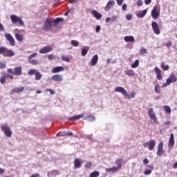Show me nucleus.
<instances>
[{"label": "nucleus", "mask_w": 177, "mask_h": 177, "mask_svg": "<svg viewBox=\"0 0 177 177\" xmlns=\"http://www.w3.org/2000/svg\"><path fill=\"white\" fill-rule=\"evenodd\" d=\"M115 92H118L119 93H122L124 96H126V97L129 100V99H133L135 97V92H131V95H128V92H127V90L124 88V87H116L115 88Z\"/></svg>", "instance_id": "nucleus-1"}, {"label": "nucleus", "mask_w": 177, "mask_h": 177, "mask_svg": "<svg viewBox=\"0 0 177 177\" xmlns=\"http://www.w3.org/2000/svg\"><path fill=\"white\" fill-rule=\"evenodd\" d=\"M0 55H2L4 57H12V56H15V52L6 47L1 46L0 47Z\"/></svg>", "instance_id": "nucleus-2"}, {"label": "nucleus", "mask_w": 177, "mask_h": 177, "mask_svg": "<svg viewBox=\"0 0 177 177\" xmlns=\"http://www.w3.org/2000/svg\"><path fill=\"white\" fill-rule=\"evenodd\" d=\"M10 19L12 24H17V23H18L21 27H25L26 26L24 21L21 19V17H17V15H10Z\"/></svg>", "instance_id": "nucleus-3"}, {"label": "nucleus", "mask_w": 177, "mask_h": 177, "mask_svg": "<svg viewBox=\"0 0 177 177\" xmlns=\"http://www.w3.org/2000/svg\"><path fill=\"white\" fill-rule=\"evenodd\" d=\"M1 129L3 132L6 138H12V135H13V131H12L9 126H7L6 124H3L1 127Z\"/></svg>", "instance_id": "nucleus-4"}, {"label": "nucleus", "mask_w": 177, "mask_h": 177, "mask_svg": "<svg viewBox=\"0 0 177 177\" xmlns=\"http://www.w3.org/2000/svg\"><path fill=\"white\" fill-rule=\"evenodd\" d=\"M7 73L12 74V75H21L23 74V71L21 70V66H17L15 68L14 71L12 70V68H8L7 70Z\"/></svg>", "instance_id": "nucleus-5"}, {"label": "nucleus", "mask_w": 177, "mask_h": 177, "mask_svg": "<svg viewBox=\"0 0 177 177\" xmlns=\"http://www.w3.org/2000/svg\"><path fill=\"white\" fill-rule=\"evenodd\" d=\"M28 74V75H35L36 81H39L42 78V75L37 69H30Z\"/></svg>", "instance_id": "nucleus-6"}, {"label": "nucleus", "mask_w": 177, "mask_h": 177, "mask_svg": "<svg viewBox=\"0 0 177 177\" xmlns=\"http://www.w3.org/2000/svg\"><path fill=\"white\" fill-rule=\"evenodd\" d=\"M151 15L153 20H157V19L160 17V8H158L157 6H154L151 12Z\"/></svg>", "instance_id": "nucleus-7"}, {"label": "nucleus", "mask_w": 177, "mask_h": 177, "mask_svg": "<svg viewBox=\"0 0 177 177\" xmlns=\"http://www.w3.org/2000/svg\"><path fill=\"white\" fill-rule=\"evenodd\" d=\"M37 55H38V53H34L33 54L30 55L28 58V62L30 64H32V66H37V64H38V61L34 59V57H37Z\"/></svg>", "instance_id": "nucleus-8"}, {"label": "nucleus", "mask_w": 177, "mask_h": 177, "mask_svg": "<svg viewBox=\"0 0 177 177\" xmlns=\"http://www.w3.org/2000/svg\"><path fill=\"white\" fill-rule=\"evenodd\" d=\"M5 38L8 41L9 44L11 46H15L16 45V42L15 41V38L12 37V35L10 33H5Z\"/></svg>", "instance_id": "nucleus-9"}, {"label": "nucleus", "mask_w": 177, "mask_h": 177, "mask_svg": "<svg viewBox=\"0 0 177 177\" xmlns=\"http://www.w3.org/2000/svg\"><path fill=\"white\" fill-rule=\"evenodd\" d=\"M50 28H52V23L50 19H47L44 22L41 30H44L45 31H49Z\"/></svg>", "instance_id": "nucleus-10"}, {"label": "nucleus", "mask_w": 177, "mask_h": 177, "mask_svg": "<svg viewBox=\"0 0 177 177\" xmlns=\"http://www.w3.org/2000/svg\"><path fill=\"white\" fill-rule=\"evenodd\" d=\"M151 27L154 34H156V35H160L161 31L160 30V28H158V24H157L156 21H153L151 23Z\"/></svg>", "instance_id": "nucleus-11"}, {"label": "nucleus", "mask_w": 177, "mask_h": 177, "mask_svg": "<svg viewBox=\"0 0 177 177\" xmlns=\"http://www.w3.org/2000/svg\"><path fill=\"white\" fill-rule=\"evenodd\" d=\"M164 153V142L161 141L158 146L157 156H162Z\"/></svg>", "instance_id": "nucleus-12"}, {"label": "nucleus", "mask_w": 177, "mask_h": 177, "mask_svg": "<svg viewBox=\"0 0 177 177\" xmlns=\"http://www.w3.org/2000/svg\"><path fill=\"white\" fill-rule=\"evenodd\" d=\"M52 46H46L45 47H43L39 50V53H41V55H44L45 53H49V52H52Z\"/></svg>", "instance_id": "nucleus-13"}, {"label": "nucleus", "mask_w": 177, "mask_h": 177, "mask_svg": "<svg viewBox=\"0 0 177 177\" xmlns=\"http://www.w3.org/2000/svg\"><path fill=\"white\" fill-rule=\"evenodd\" d=\"M148 115L150 117L151 120H153L154 122H157V117L156 116V113L154 111H153V108H150L148 111Z\"/></svg>", "instance_id": "nucleus-14"}, {"label": "nucleus", "mask_w": 177, "mask_h": 177, "mask_svg": "<svg viewBox=\"0 0 177 177\" xmlns=\"http://www.w3.org/2000/svg\"><path fill=\"white\" fill-rule=\"evenodd\" d=\"M167 84H172L176 82L177 81V77L176 75L174 73H171L170 76L167 79Z\"/></svg>", "instance_id": "nucleus-15"}, {"label": "nucleus", "mask_w": 177, "mask_h": 177, "mask_svg": "<svg viewBox=\"0 0 177 177\" xmlns=\"http://www.w3.org/2000/svg\"><path fill=\"white\" fill-rule=\"evenodd\" d=\"M51 80L52 81H55V82H62V81H63V76H62V75H53L51 77Z\"/></svg>", "instance_id": "nucleus-16"}, {"label": "nucleus", "mask_w": 177, "mask_h": 177, "mask_svg": "<svg viewBox=\"0 0 177 177\" xmlns=\"http://www.w3.org/2000/svg\"><path fill=\"white\" fill-rule=\"evenodd\" d=\"M154 71L156 74V78L159 81H162V75H161V70L157 66L154 68Z\"/></svg>", "instance_id": "nucleus-17"}, {"label": "nucleus", "mask_w": 177, "mask_h": 177, "mask_svg": "<svg viewBox=\"0 0 177 177\" xmlns=\"http://www.w3.org/2000/svg\"><path fill=\"white\" fill-rule=\"evenodd\" d=\"M168 146L169 147H173L174 146H175V136L174 135V133H171L170 135Z\"/></svg>", "instance_id": "nucleus-18"}, {"label": "nucleus", "mask_w": 177, "mask_h": 177, "mask_svg": "<svg viewBox=\"0 0 177 177\" xmlns=\"http://www.w3.org/2000/svg\"><path fill=\"white\" fill-rule=\"evenodd\" d=\"M114 5H115V3L114 2V1L111 0L108 1L106 6L104 8L105 12H109V10H110V9H111V8L114 6Z\"/></svg>", "instance_id": "nucleus-19"}, {"label": "nucleus", "mask_w": 177, "mask_h": 177, "mask_svg": "<svg viewBox=\"0 0 177 177\" xmlns=\"http://www.w3.org/2000/svg\"><path fill=\"white\" fill-rule=\"evenodd\" d=\"M52 73L55 74L56 73H60V71H64V67L63 66H56L52 69Z\"/></svg>", "instance_id": "nucleus-20"}, {"label": "nucleus", "mask_w": 177, "mask_h": 177, "mask_svg": "<svg viewBox=\"0 0 177 177\" xmlns=\"http://www.w3.org/2000/svg\"><path fill=\"white\" fill-rule=\"evenodd\" d=\"M97 60H99V55H95L91 59V65L96 66V64H97Z\"/></svg>", "instance_id": "nucleus-21"}, {"label": "nucleus", "mask_w": 177, "mask_h": 177, "mask_svg": "<svg viewBox=\"0 0 177 177\" xmlns=\"http://www.w3.org/2000/svg\"><path fill=\"white\" fill-rule=\"evenodd\" d=\"M156 147V141L154 140H151L148 143L149 150H153Z\"/></svg>", "instance_id": "nucleus-22"}, {"label": "nucleus", "mask_w": 177, "mask_h": 177, "mask_svg": "<svg viewBox=\"0 0 177 177\" xmlns=\"http://www.w3.org/2000/svg\"><path fill=\"white\" fill-rule=\"evenodd\" d=\"M91 14L93 15V16L94 17H95V19H97V20H100V19H102V14L99 13L97 11L93 10L91 11Z\"/></svg>", "instance_id": "nucleus-23"}, {"label": "nucleus", "mask_w": 177, "mask_h": 177, "mask_svg": "<svg viewBox=\"0 0 177 177\" xmlns=\"http://www.w3.org/2000/svg\"><path fill=\"white\" fill-rule=\"evenodd\" d=\"M80 118H84V115H78L77 116L71 117L68 119V121H78Z\"/></svg>", "instance_id": "nucleus-24"}, {"label": "nucleus", "mask_w": 177, "mask_h": 177, "mask_svg": "<svg viewBox=\"0 0 177 177\" xmlns=\"http://www.w3.org/2000/svg\"><path fill=\"white\" fill-rule=\"evenodd\" d=\"M124 40L125 42H135V37L133 36H125Z\"/></svg>", "instance_id": "nucleus-25"}, {"label": "nucleus", "mask_w": 177, "mask_h": 177, "mask_svg": "<svg viewBox=\"0 0 177 177\" xmlns=\"http://www.w3.org/2000/svg\"><path fill=\"white\" fill-rule=\"evenodd\" d=\"M24 91V87L21 86V87H17L12 89V93H20V92H23Z\"/></svg>", "instance_id": "nucleus-26"}, {"label": "nucleus", "mask_w": 177, "mask_h": 177, "mask_svg": "<svg viewBox=\"0 0 177 177\" xmlns=\"http://www.w3.org/2000/svg\"><path fill=\"white\" fill-rule=\"evenodd\" d=\"M62 21H64V18H56L54 21H53V27H56V26H57V24H59V23H62Z\"/></svg>", "instance_id": "nucleus-27"}, {"label": "nucleus", "mask_w": 177, "mask_h": 177, "mask_svg": "<svg viewBox=\"0 0 177 177\" xmlns=\"http://www.w3.org/2000/svg\"><path fill=\"white\" fill-rule=\"evenodd\" d=\"M120 169L117 167L106 169V172H118Z\"/></svg>", "instance_id": "nucleus-28"}, {"label": "nucleus", "mask_w": 177, "mask_h": 177, "mask_svg": "<svg viewBox=\"0 0 177 177\" xmlns=\"http://www.w3.org/2000/svg\"><path fill=\"white\" fill-rule=\"evenodd\" d=\"M147 14V9H145L142 12L137 14V17H138L139 19H142L145 17Z\"/></svg>", "instance_id": "nucleus-29"}, {"label": "nucleus", "mask_w": 177, "mask_h": 177, "mask_svg": "<svg viewBox=\"0 0 177 177\" xmlns=\"http://www.w3.org/2000/svg\"><path fill=\"white\" fill-rule=\"evenodd\" d=\"M122 161H124V160L122 158L117 159L115 160V164H116V165H118L117 167L119 169H121V167H122Z\"/></svg>", "instance_id": "nucleus-30"}, {"label": "nucleus", "mask_w": 177, "mask_h": 177, "mask_svg": "<svg viewBox=\"0 0 177 177\" xmlns=\"http://www.w3.org/2000/svg\"><path fill=\"white\" fill-rule=\"evenodd\" d=\"M75 168H81V160L76 158L74 160Z\"/></svg>", "instance_id": "nucleus-31"}, {"label": "nucleus", "mask_w": 177, "mask_h": 177, "mask_svg": "<svg viewBox=\"0 0 177 177\" xmlns=\"http://www.w3.org/2000/svg\"><path fill=\"white\" fill-rule=\"evenodd\" d=\"M160 68L163 71H168L169 70V65H165V62H161L160 64Z\"/></svg>", "instance_id": "nucleus-32"}, {"label": "nucleus", "mask_w": 177, "mask_h": 177, "mask_svg": "<svg viewBox=\"0 0 177 177\" xmlns=\"http://www.w3.org/2000/svg\"><path fill=\"white\" fill-rule=\"evenodd\" d=\"M58 136H73V132H63V133H58Z\"/></svg>", "instance_id": "nucleus-33"}, {"label": "nucleus", "mask_w": 177, "mask_h": 177, "mask_svg": "<svg viewBox=\"0 0 177 177\" xmlns=\"http://www.w3.org/2000/svg\"><path fill=\"white\" fill-rule=\"evenodd\" d=\"M15 38L17 41H19V42H21L24 39V37H23V35H20L19 33L15 34Z\"/></svg>", "instance_id": "nucleus-34"}, {"label": "nucleus", "mask_w": 177, "mask_h": 177, "mask_svg": "<svg viewBox=\"0 0 177 177\" xmlns=\"http://www.w3.org/2000/svg\"><path fill=\"white\" fill-rule=\"evenodd\" d=\"M126 75H129V77H132V75H135V72H133V70L129 69L124 72Z\"/></svg>", "instance_id": "nucleus-35"}, {"label": "nucleus", "mask_w": 177, "mask_h": 177, "mask_svg": "<svg viewBox=\"0 0 177 177\" xmlns=\"http://www.w3.org/2000/svg\"><path fill=\"white\" fill-rule=\"evenodd\" d=\"M163 110L165 112L167 113L168 114H171V107H169L168 105H165L163 106Z\"/></svg>", "instance_id": "nucleus-36"}, {"label": "nucleus", "mask_w": 177, "mask_h": 177, "mask_svg": "<svg viewBox=\"0 0 177 177\" xmlns=\"http://www.w3.org/2000/svg\"><path fill=\"white\" fill-rule=\"evenodd\" d=\"M99 175H100V173H99V171H94L90 174L89 177H98Z\"/></svg>", "instance_id": "nucleus-37"}, {"label": "nucleus", "mask_w": 177, "mask_h": 177, "mask_svg": "<svg viewBox=\"0 0 177 177\" xmlns=\"http://www.w3.org/2000/svg\"><path fill=\"white\" fill-rule=\"evenodd\" d=\"M139 66V61L138 59H136L132 64H131V68H136L137 67Z\"/></svg>", "instance_id": "nucleus-38"}, {"label": "nucleus", "mask_w": 177, "mask_h": 177, "mask_svg": "<svg viewBox=\"0 0 177 177\" xmlns=\"http://www.w3.org/2000/svg\"><path fill=\"white\" fill-rule=\"evenodd\" d=\"M146 53H147V50H146V48H145V47H142L140 50V55H146Z\"/></svg>", "instance_id": "nucleus-39"}, {"label": "nucleus", "mask_w": 177, "mask_h": 177, "mask_svg": "<svg viewBox=\"0 0 177 177\" xmlns=\"http://www.w3.org/2000/svg\"><path fill=\"white\" fill-rule=\"evenodd\" d=\"M71 45H72V46L77 47V46H78V45H80V43L77 41L71 40Z\"/></svg>", "instance_id": "nucleus-40"}, {"label": "nucleus", "mask_w": 177, "mask_h": 177, "mask_svg": "<svg viewBox=\"0 0 177 177\" xmlns=\"http://www.w3.org/2000/svg\"><path fill=\"white\" fill-rule=\"evenodd\" d=\"M84 167L87 169H91V168H92V162H87L85 163Z\"/></svg>", "instance_id": "nucleus-41"}, {"label": "nucleus", "mask_w": 177, "mask_h": 177, "mask_svg": "<svg viewBox=\"0 0 177 177\" xmlns=\"http://www.w3.org/2000/svg\"><path fill=\"white\" fill-rule=\"evenodd\" d=\"M155 92L156 93H161V90H160V85H155Z\"/></svg>", "instance_id": "nucleus-42"}, {"label": "nucleus", "mask_w": 177, "mask_h": 177, "mask_svg": "<svg viewBox=\"0 0 177 177\" xmlns=\"http://www.w3.org/2000/svg\"><path fill=\"white\" fill-rule=\"evenodd\" d=\"M62 60L63 62H66V63H70V58H68V57L62 56Z\"/></svg>", "instance_id": "nucleus-43"}, {"label": "nucleus", "mask_w": 177, "mask_h": 177, "mask_svg": "<svg viewBox=\"0 0 177 177\" xmlns=\"http://www.w3.org/2000/svg\"><path fill=\"white\" fill-rule=\"evenodd\" d=\"M6 80V76H1L0 78V82L1 84H5V81Z\"/></svg>", "instance_id": "nucleus-44"}, {"label": "nucleus", "mask_w": 177, "mask_h": 177, "mask_svg": "<svg viewBox=\"0 0 177 177\" xmlns=\"http://www.w3.org/2000/svg\"><path fill=\"white\" fill-rule=\"evenodd\" d=\"M87 53H88V50L85 48L82 49V56H86Z\"/></svg>", "instance_id": "nucleus-45"}, {"label": "nucleus", "mask_w": 177, "mask_h": 177, "mask_svg": "<svg viewBox=\"0 0 177 177\" xmlns=\"http://www.w3.org/2000/svg\"><path fill=\"white\" fill-rule=\"evenodd\" d=\"M144 174L147 176V175H151V170L146 169L144 171Z\"/></svg>", "instance_id": "nucleus-46"}, {"label": "nucleus", "mask_w": 177, "mask_h": 177, "mask_svg": "<svg viewBox=\"0 0 177 177\" xmlns=\"http://www.w3.org/2000/svg\"><path fill=\"white\" fill-rule=\"evenodd\" d=\"M126 19H127V20H132V15H131V14H127V15H126Z\"/></svg>", "instance_id": "nucleus-47"}, {"label": "nucleus", "mask_w": 177, "mask_h": 177, "mask_svg": "<svg viewBox=\"0 0 177 177\" xmlns=\"http://www.w3.org/2000/svg\"><path fill=\"white\" fill-rule=\"evenodd\" d=\"M147 168H149L150 169L149 171H153L154 170V166H153V165H148Z\"/></svg>", "instance_id": "nucleus-48"}, {"label": "nucleus", "mask_w": 177, "mask_h": 177, "mask_svg": "<svg viewBox=\"0 0 177 177\" xmlns=\"http://www.w3.org/2000/svg\"><path fill=\"white\" fill-rule=\"evenodd\" d=\"M87 118H89L90 121H95L96 120V118L93 115H90L87 117Z\"/></svg>", "instance_id": "nucleus-49"}, {"label": "nucleus", "mask_w": 177, "mask_h": 177, "mask_svg": "<svg viewBox=\"0 0 177 177\" xmlns=\"http://www.w3.org/2000/svg\"><path fill=\"white\" fill-rule=\"evenodd\" d=\"M46 91L50 92V95H55V91H53L52 88H48Z\"/></svg>", "instance_id": "nucleus-50"}, {"label": "nucleus", "mask_w": 177, "mask_h": 177, "mask_svg": "<svg viewBox=\"0 0 177 177\" xmlns=\"http://www.w3.org/2000/svg\"><path fill=\"white\" fill-rule=\"evenodd\" d=\"M6 67V65L3 62H0V68H5Z\"/></svg>", "instance_id": "nucleus-51"}, {"label": "nucleus", "mask_w": 177, "mask_h": 177, "mask_svg": "<svg viewBox=\"0 0 177 177\" xmlns=\"http://www.w3.org/2000/svg\"><path fill=\"white\" fill-rule=\"evenodd\" d=\"M168 85H171L169 83H168V81L166 80V82L162 84V88H165V86H168Z\"/></svg>", "instance_id": "nucleus-52"}, {"label": "nucleus", "mask_w": 177, "mask_h": 177, "mask_svg": "<svg viewBox=\"0 0 177 177\" xmlns=\"http://www.w3.org/2000/svg\"><path fill=\"white\" fill-rule=\"evenodd\" d=\"M122 2H124V0H117V3L120 6H121V5H122Z\"/></svg>", "instance_id": "nucleus-53"}, {"label": "nucleus", "mask_w": 177, "mask_h": 177, "mask_svg": "<svg viewBox=\"0 0 177 177\" xmlns=\"http://www.w3.org/2000/svg\"><path fill=\"white\" fill-rule=\"evenodd\" d=\"M48 60H52L53 59V54H50L48 55Z\"/></svg>", "instance_id": "nucleus-54"}, {"label": "nucleus", "mask_w": 177, "mask_h": 177, "mask_svg": "<svg viewBox=\"0 0 177 177\" xmlns=\"http://www.w3.org/2000/svg\"><path fill=\"white\" fill-rule=\"evenodd\" d=\"M6 78H10V80H13L14 77L12 75H6Z\"/></svg>", "instance_id": "nucleus-55"}, {"label": "nucleus", "mask_w": 177, "mask_h": 177, "mask_svg": "<svg viewBox=\"0 0 177 177\" xmlns=\"http://www.w3.org/2000/svg\"><path fill=\"white\" fill-rule=\"evenodd\" d=\"M142 0H138V1H137V6H142Z\"/></svg>", "instance_id": "nucleus-56"}, {"label": "nucleus", "mask_w": 177, "mask_h": 177, "mask_svg": "<svg viewBox=\"0 0 177 177\" xmlns=\"http://www.w3.org/2000/svg\"><path fill=\"white\" fill-rule=\"evenodd\" d=\"M148 162H149V159L145 158L143 160V163L145 164V165H147Z\"/></svg>", "instance_id": "nucleus-57"}, {"label": "nucleus", "mask_w": 177, "mask_h": 177, "mask_svg": "<svg viewBox=\"0 0 177 177\" xmlns=\"http://www.w3.org/2000/svg\"><path fill=\"white\" fill-rule=\"evenodd\" d=\"M151 3V0H145V5H150Z\"/></svg>", "instance_id": "nucleus-58"}, {"label": "nucleus", "mask_w": 177, "mask_h": 177, "mask_svg": "<svg viewBox=\"0 0 177 177\" xmlns=\"http://www.w3.org/2000/svg\"><path fill=\"white\" fill-rule=\"evenodd\" d=\"M79 0H69L70 3H77Z\"/></svg>", "instance_id": "nucleus-59"}, {"label": "nucleus", "mask_w": 177, "mask_h": 177, "mask_svg": "<svg viewBox=\"0 0 177 177\" xmlns=\"http://www.w3.org/2000/svg\"><path fill=\"white\" fill-rule=\"evenodd\" d=\"M166 46H167V48H169V46H172V42L169 41L166 44Z\"/></svg>", "instance_id": "nucleus-60"}, {"label": "nucleus", "mask_w": 177, "mask_h": 177, "mask_svg": "<svg viewBox=\"0 0 177 177\" xmlns=\"http://www.w3.org/2000/svg\"><path fill=\"white\" fill-rule=\"evenodd\" d=\"M127 4L124 3L122 5V10H127Z\"/></svg>", "instance_id": "nucleus-61"}, {"label": "nucleus", "mask_w": 177, "mask_h": 177, "mask_svg": "<svg viewBox=\"0 0 177 177\" xmlns=\"http://www.w3.org/2000/svg\"><path fill=\"white\" fill-rule=\"evenodd\" d=\"M95 31L97 32H99V31H100V26H97V27L95 28Z\"/></svg>", "instance_id": "nucleus-62"}, {"label": "nucleus", "mask_w": 177, "mask_h": 177, "mask_svg": "<svg viewBox=\"0 0 177 177\" xmlns=\"http://www.w3.org/2000/svg\"><path fill=\"white\" fill-rule=\"evenodd\" d=\"M30 177H39V174L36 173L35 174H32Z\"/></svg>", "instance_id": "nucleus-63"}, {"label": "nucleus", "mask_w": 177, "mask_h": 177, "mask_svg": "<svg viewBox=\"0 0 177 177\" xmlns=\"http://www.w3.org/2000/svg\"><path fill=\"white\" fill-rule=\"evenodd\" d=\"M173 168L174 169H177V162H175L174 164L173 165Z\"/></svg>", "instance_id": "nucleus-64"}]
</instances>
